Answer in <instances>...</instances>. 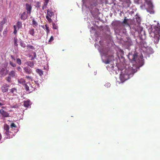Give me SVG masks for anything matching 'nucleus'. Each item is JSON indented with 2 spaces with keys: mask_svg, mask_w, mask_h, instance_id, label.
Here are the masks:
<instances>
[{
  "mask_svg": "<svg viewBox=\"0 0 160 160\" xmlns=\"http://www.w3.org/2000/svg\"><path fill=\"white\" fill-rule=\"evenodd\" d=\"M4 129L5 131H9V126L7 124H5L4 126Z\"/></svg>",
  "mask_w": 160,
  "mask_h": 160,
  "instance_id": "nucleus-24",
  "label": "nucleus"
},
{
  "mask_svg": "<svg viewBox=\"0 0 160 160\" xmlns=\"http://www.w3.org/2000/svg\"><path fill=\"white\" fill-rule=\"evenodd\" d=\"M34 57L35 58V57H36V53L35 52H34Z\"/></svg>",
  "mask_w": 160,
  "mask_h": 160,
  "instance_id": "nucleus-52",
  "label": "nucleus"
},
{
  "mask_svg": "<svg viewBox=\"0 0 160 160\" xmlns=\"http://www.w3.org/2000/svg\"><path fill=\"white\" fill-rule=\"evenodd\" d=\"M154 31H155L154 32H155L156 34H159V33L160 32V26L158 25L154 26L153 27V28L152 29L151 32Z\"/></svg>",
  "mask_w": 160,
  "mask_h": 160,
  "instance_id": "nucleus-8",
  "label": "nucleus"
},
{
  "mask_svg": "<svg viewBox=\"0 0 160 160\" xmlns=\"http://www.w3.org/2000/svg\"><path fill=\"white\" fill-rule=\"evenodd\" d=\"M20 44L21 46L23 48H25L26 47L25 44L22 41H21L20 42Z\"/></svg>",
  "mask_w": 160,
  "mask_h": 160,
  "instance_id": "nucleus-30",
  "label": "nucleus"
},
{
  "mask_svg": "<svg viewBox=\"0 0 160 160\" xmlns=\"http://www.w3.org/2000/svg\"><path fill=\"white\" fill-rule=\"evenodd\" d=\"M1 114L2 115V117L4 118H7L9 117V114L3 110H2L1 112Z\"/></svg>",
  "mask_w": 160,
  "mask_h": 160,
  "instance_id": "nucleus-11",
  "label": "nucleus"
},
{
  "mask_svg": "<svg viewBox=\"0 0 160 160\" xmlns=\"http://www.w3.org/2000/svg\"><path fill=\"white\" fill-rule=\"evenodd\" d=\"M24 72L27 74H30L32 73V69L29 67H25L23 68Z\"/></svg>",
  "mask_w": 160,
  "mask_h": 160,
  "instance_id": "nucleus-9",
  "label": "nucleus"
},
{
  "mask_svg": "<svg viewBox=\"0 0 160 160\" xmlns=\"http://www.w3.org/2000/svg\"><path fill=\"white\" fill-rule=\"evenodd\" d=\"M11 127L12 128H15L16 127V125L14 124V123H12L11 124Z\"/></svg>",
  "mask_w": 160,
  "mask_h": 160,
  "instance_id": "nucleus-40",
  "label": "nucleus"
},
{
  "mask_svg": "<svg viewBox=\"0 0 160 160\" xmlns=\"http://www.w3.org/2000/svg\"><path fill=\"white\" fill-rule=\"evenodd\" d=\"M146 2L148 4H151L152 5V4L151 3V2L149 0H145Z\"/></svg>",
  "mask_w": 160,
  "mask_h": 160,
  "instance_id": "nucleus-41",
  "label": "nucleus"
},
{
  "mask_svg": "<svg viewBox=\"0 0 160 160\" xmlns=\"http://www.w3.org/2000/svg\"><path fill=\"white\" fill-rule=\"evenodd\" d=\"M29 33L32 36H34L35 34L34 29V28H31L28 31Z\"/></svg>",
  "mask_w": 160,
  "mask_h": 160,
  "instance_id": "nucleus-19",
  "label": "nucleus"
},
{
  "mask_svg": "<svg viewBox=\"0 0 160 160\" xmlns=\"http://www.w3.org/2000/svg\"><path fill=\"white\" fill-rule=\"evenodd\" d=\"M47 15L46 16H48L50 17H51L54 15V12L51 10L49 9L47 10Z\"/></svg>",
  "mask_w": 160,
  "mask_h": 160,
  "instance_id": "nucleus-15",
  "label": "nucleus"
},
{
  "mask_svg": "<svg viewBox=\"0 0 160 160\" xmlns=\"http://www.w3.org/2000/svg\"><path fill=\"white\" fill-rule=\"evenodd\" d=\"M5 104V102H0V105L2 106Z\"/></svg>",
  "mask_w": 160,
  "mask_h": 160,
  "instance_id": "nucleus-46",
  "label": "nucleus"
},
{
  "mask_svg": "<svg viewBox=\"0 0 160 160\" xmlns=\"http://www.w3.org/2000/svg\"><path fill=\"white\" fill-rule=\"evenodd\" d=\"M12 108H18V106L16 104L13 106L12 107Z\"/></svg>",
  "mask_w": 160,
  "mask_h": 160,
  "instance_id": "nucleus-45",
  "label": "nucleus"
},
{
  "mask_svg": "<svg viewBox=\"0 0 160 160\" xmlns=\"http://www.w3.org/2000/svg\"><path fill=\"white\" fill-rule=\"evenodd\" d=\"M41 6L40 3L39 2H36L35 7L37 8H39Z\"/></svg>",
  "mask_w": 160,
  "mask_h": 160,
  "instance_id": "nucleus-29",
  "label": "nucleus"
},
{
  "mask_svg": "<svg viewBox=\"0 0 160 160\" xmlns=\"http://www.w3.org/2000/svg\"><path fill=\"white\" fill-rule=\"evenodd\" d=\"M114 56L113 55H112L111 56V58H112V59H113L114 58Z\"/></svg>",
  "mask_w": 160,
  "mask_h": 160,
  "instance_id": "nucleus-50",
  "label": "nucleus"
},
{
  "mask_svg": "<svg viewBox=\"0 0 160 160\" xmlns=\"http://www.w3.org/2000/svg\"><path fill=\"white\" fill-rule=\"evenodd\" d=\"M128 19H127V18L126 17H124V20L122 22V23H124L126 25L129 26V24L128 22Z\"/></svg>",
  "mask_w": 160,
  "mask_h": 160,
  "instance_id": "nucleus-23",
  "label": "nucleus"
},
{
  "mask_svg": "<svg viewBox=\"0 0 160 160\" xmlns=\"http://www.w3.org/2000/svg\"><path fill=\"white\" fill-rule=\"evenodd\" d=\"M52 27L54 29H57L58 28L57 25L54 23H52Z\"/></svg>",
  "mask_w": 160,
  "mask_h": 160,
  "instance_id": "nucleus-36",
  "label": "nucleus"
},
{
  "mask_svg": "<svg viewBox=\"0 0 160 160\" xmlns=\"http://www.w3.org/2000/svg\"><path fill=\"white\" fill-rule=\"evenodd\" d=\"M24 86L26 90L28 93L31 92L35 90V88L29 83H26Z\"/></svg>",
  "mask_w": 160,
  "mask_h": 160,
  "instance_id": "nucleus-5",
  "label": "nucleus"
},
{
  "mask_svg": "<svg viewBox=\"0 0 160 160\" xmlns=\"http://www.w3.org/2000/svg\"><path fill=\"white\" fill-rule=\"evenodd\" d=\"M13 28H14V32H13V33L14 34H16L17 32V28L16 27V26L15 25H14L13 26Z\"/></svg>",
  "mask_w": 160,
  "mask_h": 160,
  "instance_id": "nucleus-37",
  "label": "nucleus"
},
{
  "mask_svg": "<svg viewBox=\"0 0 160 160\" xmlns=\"http://www.w3.org/2000/svg\"><path fill=\"white\" fill-rule=\"evenodd\" d=\"M9 132H9V131H6L5 134L7 136V138H10V137L9 136Z\"/></svg>",
  "mask_w": 160,
  "mask_h": 160,
  "instance_id": "nucleus-28",
  "label": "nucleus"
},
{
  "mask_svg": "<svg viewBox=\"0 0 160 160\" xmlns=\"http://www.w3.org/2000/svg\"><path fill=\"white\" fill-rule=\"evenodd\" d=\"M45 27L47 34H48L50 32V30L49 29V27L46 24L45 25Z\"/></svg>",
  "mask_w": 160,
  "mask_h": 160,
  "instance_id": "nucleus-32",
  "label": "nucleus"
},
{
  "mask_svg": "<svg viewBox=\"0 0 160 160\" xmlns=\"http://www.w3.org/2000/svg\"><path fill=\"white\" fill-rule=\"evenodd\" d=\"M46 18L49 22H51L52 21V19L50 18V17H48V16H46Z\"/></svg>",
  "mask_w": 160,
  "mask_h": 160,
  "instance_id": "nucleus-35",
  "label": "nucleus"
},
{
  "mask_svg": "<svg viewBox=\"0 0 160 160\" xmlns=\"http://www.w3.org/2000/svg\"><path fill=\"white\" fill-rule=\"evenodd\" d=\"M54 40L53 37L52 36H51L50 38V39L49 40V42H50Z\"/></svg>",
  "mask_w": 160,
  "mask_h": 160,
  "instance_id": "nucleus-44",
  "label": "nucleus"
},
{
  "mask_svg": "<svg viewBox=\"0 0 160 160\" xmlns=\"http://www.w3.org/2000/svg\"><path fill=\"white\" fill-rule=\"evenodd\" d=\"M16 27L18 30H19L22 27V23L21 22L18 21L17 23Z\"/></svg>",
  "mask_w": 160,
  "mask_h": 160,
  "instance_id": "nucleus-21",
  "label": "nucleus"
},
{
  "mask_svg": "<svg viewBox=\"0 0 160 160\" xmlns=\"http://www.w3.org/2000/svg\"><path fill=\"white\" fill-rule=\"evenodd\" d=\"M42 27L43 29H44V27L43 26H42Z\"/></svg>",
  "mask_w": 160,
  "mask_h": 160,
  "instance_id": "nucleus-54",
  "label": "nucleus"
},
{
  "mask_svg": "<svg viewBox=\"0 0 160 160\" xmlns=\"http://www.w3.org/2000/svg\"><path fill=\"white\" fill-rule=\"evenodd\" d=\"M18 39L17 38V37H15L14 38L13 41V45L14 47H15L17 48L18 47Z\"/></svg>",
  "mask_w": 160,
  "mask_h": 160,
  "instance_id": "nucleus-17",
  "label": "nucleus"
},
{
  "mask_svg": "<svg viewBox=\"0 0 160 160\" xmlns=\"http://www.w3.org/2000/svg\"><path fill=\"white\" fill-rule=\"evenodd\" d=\"M15 71L14 70H12L9 73V76L12 78L14 77L15 76Z\"/></svg>",
  "mask_w": 160,
  "mask_h": 160,
  "instance_id": "nucleus-18",
  "label": "nucleus"
},
{
  "mask_svg": "<svg viewBox=\"0 0 160 160\" xmlns=\"http://www.w3.org/2000/svg\"><path fill=\"white\" fill-rule=\"evenodd\" d=\"M131 21H133L134 22H136L140 24L141 19L140 17L138 16L133 20H131Z\"/></svg>",
  "mask_w": 160,
  "mask_h": 160,
  "instance_id": "nucleus-13",
  "label": "nucleus"
},
{
  "mask_svg": "<svg viewBox=\"0 0 160 160\" xmlns=\"http://www.w3.org/2000/svg\"><path fill=\"white\" fill-rule=\"evenodd\" d=\"M11 57L12 59L14 61H15L16 59L14 57H13L12 56H11Z\"/></svg>",
  "mask_w": 160,
  "mask_h": 160,
  "instance_id": "nucleus-47",
  "label": "nucleus"
},
{
  "mask_svg": "<svg viewBox=\"0 0 160 160\" xmlns=\"http://www.w3.org/2000/svg\"><path fill=\"white\" fill-rule=\"evenodd\" d=\"M140 24L136 22H134L133 21H131V25L132 28L138 32H141L143 29V28L140 26Z\"/></svg>",
  "mask_w": 160,
  "mask_h": 160,
  "instance_id": "nucleus-2",
  "label": "nucleus"
},
{
  "mask_svg": "<svg viewBox=\"0 0 160 160\" xmlns=\"http://www.w3.org/2000/svg\"><path fill=\"white\" fill-rule=\"evenodd\" d=\"M36 72L40 76H42L43 75V71L39 69H37L36 70Z\"/></svg>",
  "mask_w": 160,
  "mask_h": 160,
  "instance_id": "nucleus-20",
  "label": "nucleus"
},
{
  "mask_svg": "<svg viewBox=\"0 0 160 160\" xmlns=\"http://www.w3.org/2000/svg\"><path fill=\"white\" fill-rule=\"evenodd\" d=\"M2 69L4 70V68H2Z\"/></svg>",
  "mask_w": 160,
  "mask_h": 160,
  "instance_id": "nucleus-55",
  "label": "nucleus"
},
{
  "mask_svg": "<svg viewBox=\"0 0 160 160\" xmlns=\"http://www.w3.org/2000/svg\"><path fill=\"white\" fill-rule=\"evenodd\" d=\"M106 84L107 85V86H109V87L110 86V85L109 83H107Z\"/></svg>",
  "mask_w": 160,
  "mask_h": 160,
  "instance_id": "nucleus-51",
  "label": "nucleus"
},
{
  "mask_svg": "<svg viewBox=\"0 0 160 160\" xmlns=\"http://www.w3.org/2000/svg\"><path fill=\"white\" fill-rule=\"evenodd\" d=\"M9 86L6 83H4L1 87L2 91L3 92H7L8 90Z\"/></svg>",
  "mask_w": 160,
  "mask_h": 160,
  "instance_id": "nucleus-7",
  "label": "nucleus"
},
{
  "mask_svg": "<svg viewBox=\"0 0 160 160\" xmlns=\"http://www.w3.org/2000/svg\"><path fill=\"white\" fill-rule=\"evenodd\" d=\"M138 67L136 66H133V67H129L128 69H125L124 72H121L120 78L122 82H123L128 79L131 76H132L135 72H136Z\"/></svg>",
  "mask_w": 160,
  "mask_h": 160,
  "instance_id": "nucleus-1",
  "label": "nucleus"
},
{
  "mask_svg": "<svg viewBox=\"0 0 160 160\" xmlns=\"http://www.w3.org/2000/svg\"><path fill=\"white\" fill-rule=\"evenodd\" d=\"M7 20V19L6 18H3V20L1 22V24L2 25H3L5 23L6 21Z\"/></svg>",
  "mask_w": 160,
  "mask_h": 160,
  "instance_id": "nucleus-38",
  "label": "nucleus"
},
{
  "mask_svg": "<svg viewBox=\"0 0 160 160\" xmlns=\"http://www.w3.org/2000/svg\"><path fill=\"white\" fill-rule=\"evenodd\" d=\"M17 62L18 65H21L22 64V62L21 60L19 58H17Z\"/></svg>",
  "mask_w": 160,
  "mask_h": 160,
  "instance_id": "nucleus-31",
  "label": "nucleus"
},
{
  "mask_svg": "<svg viewBox=\"0 0 160 160\" xmlns=\"http://www.w3.org/2000/svg\"><path fill=\"white\" fill-rule=\"evenodd\" d=\"M3 109H1V110H0V113L1 114V112H2V110Z\"/></svg>",
  "mask_w": 160,
  "mask_h": 160,
  "instance_id": "nucleus-53",
  "label": "nucleus"
},
{
  "mask_svg": "<svg viewBox=\"0 0 160 160\" xmlns=\"http://www.w3.org/2000/svg\"><path fill=\"white\" fill-rule=\"evenodd\" d=\"M49 0H44V4L45 6H47L49 2Z\"/></svg>",
  "mask_w": 160,
  "mask_h": 160,
  "instance_id": "nucleus-42",
  "label": "nucleus"
},
{
  "mask_svg": "<svg viewBox=\"0 0 160 160\" xmlns=\"http://www.w3.org/2000/svg\"><path fill=\"white\" fill-rule=\"evenodd\" d=\"M27 65L29 66L31 68H33L34 67V63L33 62L28 61L27 63Z\"/></svg>",
  "mask_w": 160,
  "mask_h": 160,
  "instance_id": "nucleus-22",
  "label": "nucleus"
},
{
  "mask_svg": "<svg viewBox=\"0 0 160 160\" xmlns=\"http://www.w3.org/2000/svg\"><path fill=\"white\" fill-rule=\"evenodd\" d=\"M9 64L11 66L13 67H15L16 66V64L15 63L11 61H9Z\"/></svg>",
  "mask_w": 160,
  "mask_h": 160,
  "instance_id": "nucleus-27",
  "label": "nucleus"
},
{
  "mask_svg": "<svg viewBox=\"0 0 160 160\" xmlns=\"http://www.w3.org/2000/svg\"><path fill=\"white\" fill-rule=\"evenodd\" d=\"M6 80L7 81L9 82H12V80L11 77L9 76L6 78Z\"/></svg>",
  "mask_w": 160,
  "mask_h": 160,
  "instance_id": "nucleus-26",
  "label": "nucleus"
},
{
  "mask_svg": "<svg viewBox=\"0 0 160 160\" xmlns=\"http://www.w3.org/2000/svg\"><path fill=\"white\" fill-rule=\"evenodd\" d=\"M35 83H36L37 84V82L35 81Z\"/></svg>",
  "mask_w": 160,
  "mask_h": 160,
  "instance_id": "nucleus-56",
  "label": "nucleus"
},
{
  "mask_svg": "<svg viewBox=\"0 0 160 160\" xmlns=\"http://www.w3.org/2000/svg\"><path fill=\"white\" fill-rule=\"evenodd\" d=\"M26 9L27 10V13L28 14H30L31 12V10L32 9V7L31 5L28 3L26 4Z\"/></svg>",
  "mask_w": 160,
  "mask_h": 160,
  "instance_id": "nucleus-10",
  "label": "nucleus"
},
{
  "mask_svg": "<svg viewBox=\"0 0 160 160\" xmlns=\"http://www.w3.org/2000/svg\"><path fill=\"white\" fill-rule=\"evenodd\" d=\"M32 24L34 27H37L38 25V23L34 19L32 21Z\"/></svg>",
  "mask_w": 160,
  "mask_h": 160,
  "instance_id": "nucleus-25",
  "label": "nucleus"
},
{
  "mask_svg": "<svg viewBox=\"0 0 160 160\" xmlns=\"http://www.w3.org/2000/svg\"><path fill=\"white\" fill-rule=\"evenodd\" d=\"M18 71L20 72H21L22 71V69L20 66H18L16 68Z\"/></svg>",
  "mask_w": 160,
  "mask_h": 160,
  "instance_id": "nucleus-39",
  "label": "nucleus"
},
{
  "mask_svg": "<svg viewBox=\"0 0 160 160\" xmlns=\"http://www.w3.org/2000/svg\"><path fill=\"white\" fill-rule=\"evenodd\" d=\"M27 47L28 48H29L30 49H31L32 50H34L35 49V48H34V47L32 45L28 44L27 45Z\"/></svg>",
  "mask_w": 160,
  "mask_h": 160,
  "instance_id": "nucleus-34",
  "label": "nucleus"
},
{
  "mask_svg": "<svg viewBox=\"0 0 160 160\" xmlns=\"http://www.w3.org/2000/svg\"><path fill=\"white\" fill-rule=\"evenodd\" d=\"M47 7V6H45L44 4L43 6L42 7V9H44L45 8H46Z\"/></svg>",
  "mask_w": 160,
  "mask_h": 160,
  "instance_id": "nucleus-49",
  "label": "nucleus"
},
{
  "mask_svg": "<svg viewBox=\"0 0 160 160\" xmlns=\"http://www.w3.org/2000/svg\"><path fill=\"white\" fill-rule=\"evenodd\" d=\"M26 78H27L28 79L31 80V81H32V78L31 76H26Z\"/></svg>",
  "mask_w": 160,
  "mask_h": 160,
  "instance_id": "nucleus-43",
  "label": "nucleus"
},
{
  "mask_svg": "<svg viewBox=\"0 0 160 160\" xmlns=\"http://www.w3.org/2000/svg\"><path fill=\"white\" fill-rule=\"evenodd\" d=\"M138 58V56L137 54L136 53L134 54L133 55L132 58L131 60V63L133 65L136 63H142V57H140L139 58H138V60L137 59Z\"/></svg>",
  "mask_w": 160,
  "mask_h": 160,
  "instance_id": "nucleus-3",
  "label": "nucleus"
},
{
  "mask_svg": "<svg viewBox=\"0 0 160 160\" xmlns=\"http://www.w3.org/2000/svg\"><path fill=\"white\" fill-rule=\"evenodd\" d=\"M154 31L151 32L150 33V35L151 37H153L154 38V40L155 43H157L158 42L159 39V34H156L155 32H154Z\"/></svg>",
  "mask_w": 160,
  "mask_h": 160,
  "instance_id": "nucleus-4",
  "label": "nucleus"
},
{
  "mask_svg": "<svg viewBox=\"0 0 160 160\" xmlns=\"http://www.w3.org/2000/svg\"><path fill=\"white\" fill-rule=\"evenodd\" d=\"M9 93L12 96H17L18 93V90L16 88H12L9 90Z\"/></svg>",
  "mask_w": 160,
  "mask_h": 160,
  "instance_id": "nucleus-6",
  "label": "nucleus"
},
{
  "mask_svg": "<svg viewBox=\"0 0 160 160\" xmlns=\"http://www.w3.org/2000/svg\"><path fill=\"white\" fill-rule=\"evenodd\" d=\"M7 33V31H4L3 32V34L4 35V36H6Z\"/></svg>",
  "mask_w": 160,
  "mask_h": 160,
  "instance_id": "nucleus-48",
  "label": "nucleus"
},
{
  "mask_svg": "<svg viewBox=\"0 0 160 160\" xmlns=\"http://www.w3.org/2000/svg\"><path fill=\"white\" fill-rule=\"evenodd\" d=\"M18 82L19 83L22 84L24 86L25 85V84H26V83L25 80L22 78L18 79Z\"/></svg>",
  "mask_w": 160,
  "mask_h": 160,
  "instance_id": "nucleus-16",
  "label": "nucleus"
},
{
  "mask_svg": "<svg viewBox=\"0 0 160 160\" xmlns=\"http://www.w3.org/2000/svg\"><path fill=\"white\" fill-rule=\"evenodd\" d=\"M31 105V103L30 100H27L23 102V105L25 107L28 108Z\"/></svg>",
  "mask_w": 160,
  "mask_h": 160,
  "instance_id": "nucleus-12",
  "label": "nucleus"
},
{
  "mask_svg": "<svg viewBox=\"0 0 160 160\" xmlns=\"http://www.w3.org/2000/svg\"><path fill=\"white\" fill-rule=\"evenodd\" d=\"M112 60L110 59L109 58L107 60L105 61L104 62V63L106 64H108L110 63V62L112 61Z\"/></svg>",
  "mask_w": 160,
  "mask_h": 160,
  "instance_id": "nucleus-33",
  "label": "nucleus"
},
{
  "mask_svg": "<svg viewBox=\"0 0 160 160\" xmlns=\"http://www.w3.org/2000/svg\"><path fill=\"white\" fill-rule=\"evenodd\" d=\"M27 17L28 16L26 12H24L21 14L20 18L22 20H25L27 18Z\"/></svg>",
  "mask_w": 160,
  "mask_h": 160,
  "instance_id": "nucleus-14",
  "label": "nucleus"
}]
</instances>
